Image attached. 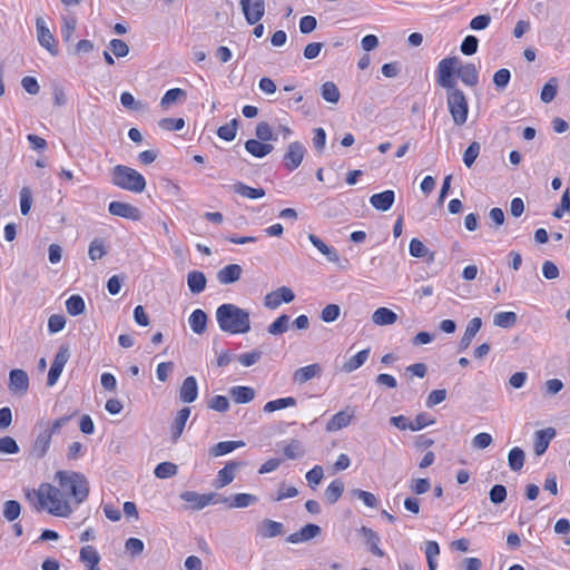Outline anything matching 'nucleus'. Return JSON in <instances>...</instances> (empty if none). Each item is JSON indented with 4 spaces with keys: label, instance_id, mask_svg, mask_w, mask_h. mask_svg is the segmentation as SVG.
I'll return each instance as SVG.
<instances>
[{
    "label": "nucleus",
    "instance_id": "21",
    "mask_svg": "<svg viewBox=\"0 0 570 570\" xmlns=\"http://www.w3.org/2000/svg\"><path fill=\"white\" fill-rule=\"evenodd\" d=\"M245 150L256 158H263L271 154L274 146L268 142L261 141L258 139H248L245 141Z\"/></svg>",
    "mask_w": 570,
    "mask_h": 570
},
{
    "label": "nucleus",
    "instance_id": "31",
    "mask_svg": "<svg viewBox=\"0 0 570 570\" xmlns=\"http://www.w3.org/2000/svg\"><path fill=\"white\" fill-rule=\"evenodd\" d=\"M207 284L206 276L203 272L191 271L187 275V285L193 294H199L205 291Z\"/></svg>",
    "mask_w": 570,
    "mask_h": 570
},
{
    "label": "nucleus",
    "instance_id": "43",
    "mask_svg": "<svg viewBox=\"0 0 570 570\" xmlns=\"http://www.w3.org/2000/svg\"><path fill=\"white\" fill-rule=\"evenodd\" d=\"M107 254V248L105 245V240L102 238L96 237L91 240L88 248L89 258L92 262L101 259Z\"/></svg>",
    "mask_w": 570,
    "mask_h": 570
},
{
    "label": "nucleus",
    "instance_id": "62",
    "mask_svg": "<svg viewBox=\"0 0 570 570\" xmlns=\"http://www.w3.org/2000/svg\"><path fill=\"white\" fill-rule=\"evenodd\" d=\"M431 482L429 479L420 478L413 479L410 484V490L416 495H421L430 491Z\"/></svg>",
    "mask_w": 570,
    "mask_h": 570
},
{
    "label": "nucleus",
    "instance_id": "37",
    "mask_svg": "<svg viewBox=\"0 0 570 570\" xmlns=\"http://www.w3.org/2000/svg\"><path fill=\"white\" fill-rule=\"evenodd\" d=\"M232 188L234 193L249 199H258L265 196V190L263 188L249 187L242 181L234 184Z\"/></svg>",
    "mask_w": 570,
    "mask_h": 570
},
{
    "label": "nucleus",
    "instance_id": "1",
    "mask_svg": "<svg viewBox=\"0 0 570 570\" xmlns=\"http://www.w3.org/2000/svg\"><path fill=\"white\" fill-rule=\"evenodd\" d=\"M216 321L223 332L245 334L250 330L249 313L239 306L225 303L216 309Z\"/></svg>",
    "mask_w": 570,
    "mask_h": 570
},
{
    "label": "nucleus",
    "instance_id": "20",
    "mask_svg": "<svg viewBox=\"0 0 570 570\" xmlns=\"http://www.w3.org/2000/svg\"><path fill=\"white\" fill-rule=\"evenodd\" d=\"M198 396V385L194 376H187L179 389V399L184 403H193Z\"/></svg>",
    "mask_w": 570,
    "mask_h": 570
},
{
    "label": "nucleus",
    "instance_id": "3",
    "mask_svg": "<svg viewBox=\"0 0 570 570\" xmlns=\"http://www.w3.org/2000/svg\"><path fill=\"white\" fill-rule=\"evenodd\" d=\"M63 497L71 498L76 504L82 503L89 494V482L86 476L75 471H58L55 474Z\"/></svg>",
    "mask_w": 570,
    "mask_h": 570
},
{
    "label": "nucleus",
    "instance_id": "42",
    "mask_svg": "<svg viewBox=\"0 0 570 570\" xmlns=\"http://www.w3.org/2000/svg\"><path fill=\"white\" fill-rule=\"evenodd\" d=\"M525 454L524 451L515 446L510 450L508 454V463L512 471H520L524 465Z\"/></svg>",
    "mask_w": 570,
    "mask_h": 570
},
{
    "label": "nucleus",
    "instance_id": "10",
    "mask_svg": "<svg viewBox=\"0 0 570 570\" xmlns=\"http://www.w3.org/2000/svg\"><path fill=\"white\" fill-rule=\"evenodd\" d=\"M69 357H70V352H69L68 346H65V345L60 346L57 354L55 355V358L52 361V364H51L49 373H48V379H47L48 386H53L57 383Z\"/></svg>",
    "mask_w": 570,
    "mask_h": 570
},
{
    "label": "nucleus",
    "instance_id": "55",
    "mask_svg": "<svg viewBox=\"0 0 570 570\" xmlns=\"http://www.w3.org/2000/svg\"><path fill=\"white\" fill-rule=\"evenodd\" d=\"M440 553V547L436 541H428L425 547V556L428 561L429 570H435L436 569V561L435 558Z\"/></svg>",
    "mask_w": 570,
    "mask_h": 570
},
{
    "label": "nucleus",
    "instance_id": "57",
    "mask_svg": "<svg viewBox=\"0 0 570 570\" xmlns=\"http://www.w3.org/2000/svg\"><path fill=\"white\" fill-rule=\"evenodd\" d=\"M481 145L478 141H473L469 145V147L463 153V163L470 168L474 164L475 159L480 154Z\"/></svg>",
    "mask_w": 570,
    "mask_h": 570
},
{
    "label": "nucleus",
    "instance_id": "26",
    "mask_svg": "<svg viewBox=\"0 0 570 570\" xmlns=\"http://www.w3.org/2000/svg\"><path fill=\"white\" fill-rule=\"evenodd\" d=\"M229 396L235 403L246 404L254 400L255 390L250 386H233L229 389Z\"/></svg>",
    "mask_w": 570,
    "mask_h": 570
},
{
    "label": "nucleus",
    "instance_id": "64",
    "mask_svg": "<svg viewBox=\"0 0 570 570\" xmlns=\"http://www.w3.org/2000/svg\"><path fill=\"white\" fill-rule=\"evenodd\" d=\"M479 40L475 36H466L461 43V52L465 56L474 55L478 51Z\"/></svg>",
    "mask_w": 570,
    "mask_h": 570
},
{
    "label": "nucleus",
    "instance_id": "49",
    "mask_svg": "<svg viewBox=\"0 0 570 570\" xmlns=\"http://www.w3.org/2000/svg\"><path fill=\"white\" fill-rule=\"evenodd\" d=\"M238 124V119H233L228 124L220 126L217 130L218 137L226 141L234 140L237 134Z\"/></svg>",
    "mask_w": 570,
    "mask_h": 570
},
{
    "label": "nucleus",
    "instance_id": "41",
    "mask_svg": "<svg viewBox=\"0 0 570 570\" xmlns=\"http://www.w3.org/2000/svg\"><path fill=\"white\" fill-rule=\"evenodd\" d=\"M321 96L325 101L331 104H337L341 98L340 90L333 81H326L322 85Z\"/></svg>",
    "mask_w": 570,
    "mask_h": 570
},
{
    "label": "nucleus",
    "instance_id": "2",
    "mask_svg": "<svg viewBox=\"0 0 570 570\" xmlns=\"http://www.w3.org/2000/svg\"><path fill=\"white\" fill-rule=\"evenodd\" d=\"M33 493L38 499L39 510L46 509L50 514L61 518L72 513L71 505L60 488L45 482Z\"/></svg>",
    "mask_w": 570,
    "mask_h": 570
},
{
    "label": "nucleus",
    "instance_id": "63",
    "mask_svg": "<svg viewBox=\"0 0 570 570\" xmlns=\"http://www.w3.org/2000/svg\"><path fill=\"white\" fill-rule=\"evenodd\" d=\"M263 356V352L259 350H253L252 352L244 353L237 356V360L243 366L249 367L257 363Z\"/></svg>",
    "mask_w": 570,
    "mask_h": 570
},
{
    "label": "nucleus",
    "instance_id": "51",
    "mask_svg": "<svg viewBox=\"0 0 570 570\" xmlns=\"http://www.w3.org/2000/svg\"><path fill=\"white\" fill-rule=\"evenodd\" d=\"M255 136L258 140L268 142L271 140H275L276 136L273 132L272 127L266 121H261L256 125Z\"/></svg>",
    "mask_w": 570,
    "mask_h": 570
},
{
    "label": "nucleus",
    "instance_id": "34",
    "mask_svg": "<svg viewBox=\"0 0 570 570\" xmlns=\"http://www.w3.org/2000/svg\"><path fill=\"white\" fill-rule=\"evenodd\" d=\"M80 561L87 567V570L97 568L100 562V556L92 546H85L80 550Z\"/></svg>",
    "mask_w": 570,
    "mask_h": 570
},
{
    "label": "nucleus",
    "instance_id": "14",
    "mask_svg": "<svg viewBox=\"0 0 570 570\" xmlns=\"http://www.w3.org/2000/svg\"><path fill=\"white\" fill-rule=\"evenodd\" d=\"M322 373H323L322 365L318 363H313V364L297 368L293 373V382L295 384L302 385L313 379L321 377Z\"/></svg>",
    "mask_w": 570,
    "mask_h": 570
},
{
    "label": "nucleus",
    "instance_id": "33",
    "mask_svg": "<svg viewBox=\"0 0 570 570\" xmlns=\"http://www.w3.org/2000/svg\"><path fill=\"white\" fill-rule=\"evenodd\" d=\"M308 240L323 254L326 256L328 262L337 263L340 256L336 249L327 246L318 236L314 234L308 235Z\"/></svg>",
    "mask_w": 570,
    "mask_h": 570
},
{
    "label": "nucleus",
    "instance_id": "29",
    "mask_svg": "<svg viewBox=\"0 0 570 570\" xmlns=\"http://www.w3.org/2000/svg\"><path fill=\"white\" fill-rule=\"evenodd\" d=\"M52 435L46 429L39 432L32 448L33 454L40 459L46 455L51 443Z\"/></svg>",
    "mask_w": 570,
    "mask_h": 570
},
{
    "label": "nucleus",
    "instance_id": "38",
    "mask_svg": "<svg viewBox=\"0 0 570 570\" xmlns=\"http://www.w3.org/2000/svg\"><path fill=\"white\" fill-rule=\"evenodd\" d=\"M189 415H190L189 407H183L178 412V414L174 421V424L171 426V436H173L174 441H177L179 439V436L181 435Z\"/></svg>",
    "mask_w": 570,
    "mask_h": 570
},
{
    "label": "nucleus",
    "instance_id": "52",
    "mask_svg": "<svg viewBox=\"0 0 570 570\" xmlns=\"http://www.w3.org/2000/svg\"><path fill=\"white\" fill-rule=\"evenodd\" d=\"M284 455L289 460H295L304 455V446L299 440L293 439L283 450Z\"/></svg>",
    "mask_w": 570,
    "mask_h": 570
},
{
    "label": "nucleus",
    "instance_id": "9",
    "mask_svg": "<svg viewBox=\"0 0 570 570\" xmlns=\"http://www.w3.org/2000/svg\"><path fill=\"white\" fill-rule=\"evenodd\" d=\"M242 11L248 24L254 26L265 14V0H239Z\"/></svg>",
    "mask_w": 570,
    "mask_h": 570
},
{
    "label": "nucleus",
    "instance_id": "7",
    "mask_svg": "<svg viewBox=\"0 0 570 570\" xmlns=\"http://www.w3.org/2000/svg\"><path fill=\"white\" fill-rule=\"evenodd\" d=\"M458 63L459 59L456 57L444 58L439 62L436 69V82L439 86L448 90L456 88L453 76Z\"/></svg>",
    "mask_w": 570,
    "mask_h": 570
},
{
    "label": "nucleus",
    "instance_id": "28",
    "mask_svg": "<svg viewBox=\"0 0 570 570\" xmlns=\"http://www.w3.org/2000/svg\"><path fill=\"white\" fill-rule=\"evenodd\" d=\"M10 389L14 391L26 392L29 387V377L23 370H12L9 375Z\"/></svg>",
    "mask_w": 570,
    "mask_h": 570
},
{
    "label": "nucleus",
    "instance_id": "50",
    "mask_svg": "<svg viewBox=\"0 0 570 570\" xmlns=\"http://www.w3.org/2000/svg\"><path fill=\"white\" fill-rule=\"evenodd\" d=\"M77 27V19L75 17L63 18L61 28V37L65 42H73V33Z\"/></svg>",
    "mask_w": 570,
    "mask_h": 570
},
{
    "label": "nucleus",
    "instance_id": "44",
    "mask_svg": "<svg viewBox=\"0 0 570 570\" xmlns=\"http://www.w3.org/2000/svg\"><path fill=\"white\" fill-rule=\"evenodd\" d=\"M295 405H296V399L295 397H293V396L281 397V399L267 402L264 405V411L266 413H272L274 411L286 409V407H291V406H295Z\"/></svg>",
    "mask_w": 570,
    "mask_h": 570
},
{
    "label": "nucleus",
    "instance_id": "48",
    "mask_svg": "<svg viewBox=\"0 0 570 570\" xmlns=\"http://www.w3.org/2000/svg\"><path fill=\"white\" fill-rule=\"evenodd\" d=\"M517 321L518 317L514 312H500L494 315L493 323L495 326L510 328L515 325Z\"/></svg>",
    "mask_w": 570,
    "mask_h": 570
},
{
    "label": "nucleus",
    "instance_id": "16",
    "mask_svg": "<svg viewBox=\"0 0 570 570\" xmlns=\"http://www.w3.org/2000/svg\"><path fill=\"white\" fill-rule=\"evenodd\" d=\"M554 436H556V430L553 428H547V429L537 431L534 433V442H533L534 453L538 456L542 455L549 448V444Z\"/></svg>",
    "mask_w": 570,
    "mask_h": 570
},
{
    "label": "nucleus",
    "instance_id": "22",
    "mask_svg": "<svg viewBox=\"0 0 570 570\" xmlns=\"http://www.w3.org/2000/svg\"><path fill=\"white\" fill-rule=\"evenodd\" d=\"M242 267L238 264H229L223 267L217 273V279L223 285H228L237 282L242 275Z\"/></svg>",
    "mask_w": 570,
    "mask_h": 570
},
{
    "label": "nucleus",
    "instance_id": "19",
    "mask_svg": "<svg viewBox=\"0 0 570 570\" xmlns=\"http://www.w3.org/2000/svg\"><path fill=\"white\" fill-rule=\"evenodd\" d=\"M395 194L393 190H384L370 197V204L377 210L387 212L394 204Z\"/></svg>",
    "mask_w": 570,
    "mask_h": 570
},
{
    "label": "nucleus",
    "instance_id": "11",
    "mask_svg": "<svg viewBox=\"0 0 570 570\" xmlns=\"http://www.w3.org/2000/svg\"><path fill=\"white\" fill-rule=\"evenodd\" d=\"M306 149L299 141H293L288 145L284 155V166L287 170L293 171L298 168L304 159Z\"/></svg>",
    "mask_w": 570,
    "mask_h": 570
},
{
    "label": "nucleus",
    "instance_id": "8",
    "mask_svg": "<svg viewBox=\"0 0 570 570\" xmlns=\"http://www.w3.org/2000/svg\"><path fill=\"white\" fill-rule=\"evenodd\" d=\"M37 40L41 47L49 51L53 57L58 56L59 50L57 41L46 24L42 17H38L36 20Z\"/></svg>",
    "mask_w": 570,
    "mask_h": 570
},
{
    "label": "nucleus",
    "instance_id": "12",
    "mask_svg": "<svg viewBox=\"0 0 570 570\" xmlns=\"http://www.w3.org/2000/svg\"><path fill=\"white\" fill-rule=\"evenodd\" d=\"M294 298H295L294 292L287 286H282V287H278L277 289L268 293L265 296L264 305H265V307H267L269 309H275L282 303L288 304V303L293 302Z\"/></svg>",
    "mask_w": 570,
    "mask_h": 570
},
{
    "label": "nucleus",
    "instance_id": "23",
    "mask_svg": "<svg viewBox=\"0 0 570 570\" xmlns=\"http://www.w3.org/2000/svg\"><path fill=\"white\" fill-rule=\"evenodd\" d=\"M481 326H482V320L480 317H473L468 323L465 332L459 342V351H465L470 346L473 337L480 331Z\"/></svg>",
    "mask_w": 570,
    "mask_h": 570
},
{
    "label": "nucleus",
    "instance_id": "17",
    "mask_svg": "<svg viewBox=\"0 0 570 570\" xmlns=\"http://www.w3.org/2000/svg\"><path fill=\"white\" fill-rule=\"evenodd\" d=\"M321 527L314 523L304 525L299 531L287 537L289 543H301L316 538L321 533Z\"/></svg>",
    "mask_w": 570,
    "mask_h": 570
},
{
    "label": "nucleus",
    "instance_id": "60",
    "mask_svg": "<svg viewBox=\"0 0 570 570\" xmlns=\"http://www.w3.org/2000/svg\"><path fill=\"white\" fill-rule=\"evenodd\" d=\"M186 96V92L185 90L180 89V88H173V89H169L168 91H166V94L163 96L161 100H160V106L163 108H167L169 107L170 105H173L177 99L181 98V97H185Z\"/></svg>",
    "mask_w": 570,
    "mask_h": 570
},
{
    "label": "nucleus",
    "instance_id": "27",
    "mask_svg": "<svg viewBox=\"0 0 570 570\" xmlns=\"http://www.w3.org/2000/svg\"><path fill=\"white\" fill-rule=\"evenodd\" d=\"M207 322H208L207 314L203 309H199V308L195 309L188 318V323H189L191 331L198 335L205 333V331L207 328Z\"/></svg>",
    "mask_w": 570,
    "mask_h": 570
},
{
    "label": "nucleus",
    "instance_id": "40",
    "mask_svg": "<svg viewBox=\"0 0 570 570\" xmlns=\"http://www.w3.org/2000/svg\"><path fill=\"white\" fill-rule=\"evenodd\" d=\"M410 254L416 258H423L429 256L428 261H434V253H430L429 248L417 238H413L410 242Z\"/></svg>",
    "mask_w": 570,
    "mask_h": 570
},
{
    "label": "nucleus",
    "instance_id": "18",
    "mask_svg": "<svg viewBox=\"0 0 570 570\" xmlns=\"http://www.w3.org/2000/svg\"><path fill=\"white\" fill-rule=\"evenodd\" d=\"M354 417V411L352 410H343L337 412L332 416V419L326 424L327 432H335L343 428L350 425L352 419Z\"/></svg>",
    "mask_w": 570,
    "mask_h": 570
},
{
    "label": "nucleus",
    "instance_id": "35",
    "mask_svg": "<svg viewBox=\"0 0 570 570\" xmlns=\"http://www.w3.org/2000/svg\"><path fill=\"white\" fill-rule=\"evenodd\" d=\"M358 532L366 539V543L370 546V550L377 557H383L384 551L379 548L380 537L376 532L367 527H361Z\"/></svg>",
    "mask_w": 570,
    "mask_h": 570
},
{
    "label": "nucleus",
    "instance_id": "24",
    "mask_svg": "<svg viewBox=\"0 0 570 570\" xmlns=\"http://www.w3.org/2000/svg\"><path fill=\"white\" fill-rule=\"evenodd\" d=\"M461 81L470 87H474L479 82V71L473 63L460 66L456 70Z\"/></svg>",
    "mask_w": 570,
    "mask_h": 570
},
{
    "label": "nucleus",
    "instance_id": "30",
    "mask_svg": "<svg viewBox=\"0 0 570 570\" xmlns=\"http://www.w3.org/2000/svg\"><path fill=\"white\" fill-rule=\"evenodd\" d=\"M397 321V315L387 307H379L372 314V322L379 326L392 325Z\"/></svg>",
    "mask_w": 570,
    "mask_h": 570
},
{
    "label": "nucleus",
    "instance_id": "39",
    "mask_svg": "<svg viewBox=\"0 0 570 570\" xmlns=\"http://www.w3.org/2000/svg\"><path fill=\"white\" fill-rule=\"evenodd\" d=\"M258 501V498L254 494L249 493H237L230 499L228 498V507L229 508H247L252 504H255Z\"/></svg>",
    "mask_w": 570,
    "mask_h": 570
},
{
    "label": "nucleus",
    "instance_id": "6",
    "mask_svg": "<svg viewBox=\"0 0 570 570\" xmlns=\"http://www.w3.org/2000/svg\"><path fill=\"white\" fill-rule=\"evenodd\" d=\"M180 499L189 503L193 510H202L208 504L226 503L228 498L218 495L217 493L200 494L195 491H185L180 493Z\"/></svg>",
    "mask_w": 570,
    "mask_h": 570
},
{
    "label": "nucleus",
    "instance_id": "5",
    "mask_svg": "<svg viewBox=\"0 0 570 570\" xmlns=\"http://www.w3.org/2000/svg\"><path fill=\"white\" fill-rule=\"evenodd\" d=\"M446 105L455 126H463L469 115V104L464 92L454 88L446 91Z\"/></svg>",
    "mask_w": 570,
    "mask_h": 570
},
{
    "label": "nucleus",
    "instance_id": "15",
    "mask_svg": "<svg viewBox=\"0 0 570 570\" xmlns=\"http://www.w3.org/2000/svg\"><path fill=\"white\" fill-rule=\"evenodd\" d=\"M257 535L262 539H269L282 535L284 533V525L282 522L271 519H264L257 524Z\"/></svg>",
    "mask_w": 570,
    "mask_h": 570
},
{
    "label": "nucleus",
    "instance_id": "36",
    "mask_svg": "<svg viewBox=\"0 0 570 570\" xmlns=\"http://www.w3.org/2000/svg\"><path fill=\"white\" fill-rule=\"evenodd\" d=\"M243 446H245L244 441H222L210 448V454L213 456H220Z\"/></svg>",
    "mask_w": 570,
    "mask_h": 570
},
{
    "label": "nucleus",
    "instance_id": "54",
    "mask_svg": "<svg viewBox=\"0 0 570 570\" xmlns=\"http://www.w3.org/2000/svg\"><path fill=\"white\" fill-rule=\"evenodd\" d=\"M178 468L171 462H161L155 468V475L158 479H167L177 474Z\"/></svg>",
    "mask_w": 570,
    "mask_h": 570
},
{
    "label": "nucleus",
    "instance_id": "47",
    "mask_svg": "<svg viewBox=\"0 0 570 570\" xmlns=\"http://www.w3.org/2000/svg\"><path fill=\"white\" fill-rule=\"evenodd\" d=\"M66 308L71 316L80 315L85 312V301L80 295H71L66 302Z\"/></svg>",
    "mask_w": 570,
    "mask_h": 570
},
{
    "label": "nucleus",
    "instance_id": "58",
    "mask_svg": "<svg viewBox=\"0 0 570 570\" xmlns=\"http://www.w3.org/2000/svg\"><path fill=\"white\" fill-rule=\"evenodd\" d=\"M341 314V307L337 304H328L321 312V320L325 323L335 322Z\"/></svg>",
    "mask_w": 570,
    "mask_h": 570
},
{
    "label": "nucleus",
    "instance_id": "4",
    "mask_svg": "<svg viewBox=\"0 0 570 570\" xmlns=\"http://www.w3.org/2000/svg\"><path fill=\"white\" fill-rule=\"evenodd\" d=\"M111 181L115 186L132 193H141L146 188L145 177L136 169L125 165L112 168Z\"/></svg>",
    "mask_w": 570,
    "mask_h": 570
},
{
    "label": "nucleus",
    "instance_id": "32",
    "mask_svg": "<svg viewBox=\"0 0 570 570\" xmlns=\"http://www.w3.org/2000/svg\"><path fill=\"white\" fill-rule=\"evenodd\" d=\"M370 356V348H365L360 351L357 354L350 357L344 364L342 365V371L344 373H352L355 370L360 368L368 358Z\"/></svg>",
    "mask_w": 570,
    "mask_h": 570
},
{
    "label": "nucleus",
    "instance_id": "56",
    "mask_svg": "<svg viewBox=\"0 0 570 570\" xmlns=\"http://www.w3.org/2000/svg\"><path fill=\"white\" fill-rule=\"evenodd\" d=\"M21 513V505L16 500H8L3 504V517L8 521H14Z\"/></svg>",
    "mask_w": 570,
    "mask_h": 570
},
{
    "label": "nucleus",
    "instance_id": "61",
    "mask_svg": "<svg viewBox=\"0 0 570 570\" xmlns=\"http://www.w3.org/2000/svg\"><path fill=\"white\" fill-rule=\"evenodd\" d=\"M158 126L164 130L178 131L184 128L185 120L183 118H163L158 121Z\"/></svg>",
    "mask_w": 570,
    "mask_h": 570
},
{
    "label": "nucleus",
    "instance_id": "59",
    "mask_svg": "<svg viewBox=\"0 0 570 570\" xmlns=\"http://www.w3.org/2000/svg\"><path fill=\"white\" fill-rule=\"evenodd\" d=\"M435 421L428 413H419L413 421L410 422L409 430L420 431L425 426L433 424Z\"/></svg>",
    "mask_w": 570,
    "mask_h": 570
},
{
    "label": "nucleus",
    "instance_id": "13",
    "mask_svg": "<svg viewBox=\"0 0 570 570\" xmlns=\"http://www.w3.org/2000/svg\"><path fill=\"white\" fill-rule=\"evenodd\" d=\"M108 212L114 216L131 220H139L141 218V212L128 203L111 202L108 206Z\"/></svg>",
    "mask_w": 570,
    "mask_h": 570
},
{
    "label": "nucleus",
    "instance_id": "46",
    "mask_svg": "<svg viewBox=\"0 0 570 570\" xmlns=\"http://www.w3.org/2000/svg\"><path fill=\"white\" fill-rule=\"evenodd\" d=\"M289 327V316L286 314H283L278 316L272 324L268 325L267 332L271 335H282L285 332H287Z\"/></svg>",
    "mask_w": 570,
    "mask_h": 570
},
{
    "label": "nucleus",
    "instance_id": "53",
    "mask_svg": "<svg viewBox=\"0 0 570 570\" xmlns=\"http://www.w3.org/2000/svg\"><path fill=\"white\" fill-rule=\"evenodd\" d=\"M558 92V80L556 78H551L542 88L540 99L549 104L551 102Z\"/></svg>",
    "mask_w": 570,
    "mask_h": 570
},
{
    "label": "nucleus",
    "instance_id": "25",
    "mask_svg": "<svg viewBox=\"0 0 570 570\" xmlns=\"http://www.w3.org/2000/svg\"><path fill=\"white\" fill-rule=\"evenodd\" d=\"M242 465L240 462L230 461L223 469L218 471L217 475V488H224L233 482L235 478V471Z\"/></svg>",
    "mask_w": 570,
    "mask_h": 570
},
{
    "label": "nucleus",
    "instance_id": "45",
    "mask_svg": "<svg viewBox=\"0 0 570 570\" xmlns=\"http://www.w3.org/2000/svg\"><path fill=\"white\" fill-rule=\"evenodd\" d=\"M344 491V482L340 479H335L330 483L325 490L326 500L333 504L337 502Z\"/></svg>",
    "mask_w": 570,
    "mask_h": 570
}]
</instances>
